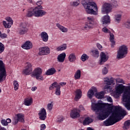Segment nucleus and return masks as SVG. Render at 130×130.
Listing matches in <instances>:
<instances>
[{"label": "nucleus", "instance_id": "obj_35", "mask_svg": "<svg viewBox=\"0 0 130 130\" xmlns=\"http://www.w3.org/2000/svg\"><path fill=\"white\" fill-rule=\"evenodd\" d=\"M110 5L112 8H117L118 7V2L116 0H111Z\"/></svg>", "mask_w": 130, "mask_h": 130}, {"label": "nucleus", "instance_id": "obj_16", "mask_svg": "<svg viewBox=\"0 0 130 130\" xmlns=\"http://www.w3.org/2000/svg\"><path fill=\"white\" fill-rule=\"evenodd\" d=\"M33 47V45L32 43L30 42V41H26L24 44L21 46L22 48H23V49H31L32 47Z\"/></svg>", "mask_w": 130, "mask_h": 130}, {"label": "nucleus", "instance_id": "obj_51", "mask_svg": "<svg viewBox=\"0 0 130 130\" xmlns=\"http://www.w3.org/2000/svg\"><path fill=\"white\" fill-rule=\"evenodd\" d=\"M18 122H19V120L17 118V117L14 118L13 124L16 125L17 123H18Z\"/></svg>", "mask_w": 130, "mask_h": 130}, {"label": "nucleus", "instance_id": "obj_55", "mask_svg": "<svg viewBox=\"0 0 130 130\" xmlns=\"http://www.w3.org/2000/svg\"><path fill=\"white\" fill-rule=\"evenodd\" d=\"M108 102H110V103H112V98L111 97L109 96L107 98Z\"/></svg>", "mask_w": 130, "mask_h": 130}, {"label": "nucleus", "instance_id": "obj_18", "mask_svg": "<svg viewBox=\"0 0 130 130\" xmlns=\"http://www.w3.org/2000/svg\"><path fill=\"white\" fill-rule=\"evenodd\" d=\"M56 73V70L54 68H51L48 69L45 73V75L46 76H52V75H54Z\"/></svg>", "mask_w": 130, "mask_h": 130}, {"label": "nucleus", "instance_id": "obj_1", "mask_svg": "<svg viewBox=\"0 0 130 130\" xmlns=\"http://www.w3.org/2000/svg\"><path fill=\"white\" fill-rule=\"evenodd\" d=\"M91 110L93 111H101L98 116L99 120H104L110 115L111 110L114 109V111H116V108L118 106H113L111 104H105L102 103H91Z\"/></svg>", "mask_w": 130, "mask_h": 130}, {"label": "nucleus", "instance_id": "obj_50", "mask_svg": "<svg viewBox=\"0 0 130 130\" xmlns=\"http://www.w3.org/2000/svg\"><path fill=\"white\" fill-rule=\"evenodd\" d=\"M102 31H103V32H104V33H109V31H110V30H109L107 29V28H106V27H104L103 28Z\"/></svg>", "mask_w": 130, "mask_h": 130}, {"label": "nucleus", "instance_id": "obj_12", "mask_svg": "<svg viewBox=\"0 0 130 130\" xmlns=\"http://www.w3.org/2000/svg\"><path fill=\"white\" fill-rule=\"evenodd\" d=\"M39 55H47L50 53V49L48 47H43L39 49Z\"/></svg>", "mask_w": 130, "mask_h": 130}, {"label": "nucleus", "instance_id": "obj_38", "mask_svg": "<svg viewBox=\"0 0 130 130\" xmlns=\"http://www.w3.org/2000/svg\"><path fill=\"white\" fill-rule=\"evenodd\" d=\"M91 52L94 57H99V51H98V50H93L91 51Z\"/></svg>", "mask_w": 130, "mask_h": 130}, {"label": "nucleus", "instance_id": "obj_31", "mask_svg": "<svg viewBox=\"0 0 130 130\" xmlns=\"http://www.w3.org/2000/svg\"><path fill=\"white\" fill-rule=\"evenodd\" d=\"M130 127V120H127L125 121L124 123V125L123 126V129H128Z\"/></svg>", "mask_w": 130, "mask_h": 130}, {"label": "nucleus", "instance_id": "obj_6", "mask_svg": "<svg viewBox=\"0 0 130 130\" xmlns=\"http://www.w3.org/2000/svg\"><path fill=\"white\" fill-rule=\"evenodd\" d=\"M127 47L124 45L121 46L117 51V58L118 59H121L124 58L127 54Z\"/></svg>", "mask_w": 130, "mask_h": 130}, {"label": "nucleus", "instance_id": "obj_53", "mask_svg": "<svg viewBox=\"0 0 130 130\" xmlns=\"http://www.w3.org/2000/svg\"><path fill=\"white\" fill-rule=\"evenodd\" d=\"M41 128H42V129H45L46 128V125H45V124H41Z\"/></svg>", "mask_w": 130, "mask_h": 130}, {"label": "nucleus", "instance_id": "obj_40", "mask_svg": "<svg viewBox=\"0 0 130 130\" xmlns=\"http://www.w3.org/2000/svg\"><path fill=\"white\" fill-rule=\"evenodd\" d=\"M3 25L5 28H9L10 27H12L13 24H11L10 23L7 22V21H3Z\"/></svg>", "mask_w": 130, "mask_h": 130}, {"label": "nucleus", "instance_id": "obj_42", "mask_svg": "<svg viewBox=\"0 0 130 130\" xmlns=\"http://www.w3.org/2000/svg\"><path fill=\"white\" fill-rule=\"evenodd\" d=\"M123 26L125 28H127V29H130V20H127L124 23Z\"/></svg>", "mask_w": 130, "mask_h": 130}, {"label": "nucleus", "instance_id": "obj_8", "mask_svg": "<svg viewBox=\"0 0 130 130\" xmlns=\"http://www.w3.org/2000/svg\"><path fill=\"white\" fill-rule=\"evenodd\" d=\"M31 77H34L38 81H43V76H42V69L40 68H36L33 72Z\"/></svg>", "mask_w": 130, "mask_h": 130}, {"label": "nucleus", "instance_id": "obj_45", "mask_svg": "<svg viewBox=\"0 0 130 130\" xmlns=\"http://www.w3.org/2000/svg\"><path fill=\"white\" fill-rule=\"evenodd\" d=\"M6 20L7 21L8 23H10L11 25H13L14 21H13V19H12V18L9 17L6 18Z\"/></svg>", "mask_w": 130, "mask_h": 130}, {"label": "nucleus", "instance_id": "obj_47", "mask_svg": "<svg viewBox=\"0 0 130 130\" xmlns=\"http://www.w3.org/2000/svg\"><path fill=\"white\" fill-rule=\"evenodd\" d=\"M102 73L103 75H107L108 73V69H107V68L104 67V68L103 69Z\"/></svg>", "mask_w": 130, "mask_h": 130}, {"label": "nucleus", "instance_id": "obj_30", "mask_svg": "<svg viewBox=\"0 0 130 130\" xmlns=\"http://www.w3.org/2000/svg\"><path fill=\"white\" fill-rule=\"evenodd\" d=\"M66 44H63L62 45L59 46L56 48L57 51H62V50H66L67 49Z\"/></svg>", "mask_w": 130, "mask_h": 130}, {"label": "nucleus", "instance_id": "obj_43", "mask_svg": "<svg viewBox=\"0 0 130 130\" xmlns=\"http://www.w3.org/2000/svg\"><path fill=\"white\" fill-rule=\"evenodd\" d=\"M5 51V45L0 42V54Z\"/></svg>", "mask_w": 130, "mask_h": 130}, {"label": "nucleus", "instance_id": "obj_10", "mask_svg": "<svg viewBox=\"0 0 130 130\" xmlns=\"http://www.w3.org/2000/svg\"><path fill=\"white\" fill-rule=\"evenodd\" d=\"M112 10V7H111V5L110 4L105 3L102 8V12L103 14H106L107 15H108V14L111 12Z\"/></svg>", "mask_w": 130, "mask_h": 130}, {"label": "nucleus", "instance_id": "obj_3", "mask_svg": "<svg viewBox=\"0 0 130 130\" xmlns=\"http://www.w3.org/2000/svg\"><path fill=\"white\" fill-rule=\"evenodd\" d=\"M126 115V111L120 109L119 107L116 108V111L112 114L109 118L104 121V125L105 126H109L110 125H113L116 122L120 121L121 119Z\"/></svg>", "mask_w": 130, "mask_h": 130}, {"label": "nucleus", "instance_id": "obj_37", "mask_svg": "<svg viewBox=\"0 0 130 130\" xmlns=\"http://www.w3.org/2000/svg\"><path fill=\"white\" fill-rule=\"evenodd\" d=\"M61 93V91H60V85H58V86L56 87L55 94L57 95V96H60Z\"/></svg>", "mask_w": 130, "mask_h": 130}, {"label": "nucleus", "instance_id": "obj_25", "mask_svg": "<svg viewBox=\"0 0 130 130\" xmlns=\"http://www.w3.org/2000/svg\"><path fill=\"white\" fill-rule=\"evenodd\" d=\"M104 79V82H106V84L108 86L112 85V84L114 83V80L113 77H111L110 79H109L108 77H106Z\"/></svg>", "mask_w": 130, "mask_h": 130}, {"label": "nucleus", "instance_id": "obj_34", "mask_svg": "<svg viewBox=\"0 0 130 130\" xmlns=\"http://www.w3.org/2000/svg\"><path fill=\"white\" fill-rule=\"evenodd\" d=\"M94 94L93 90L89 89L87 92V96L89 99L93 98V95Z\"/></svg>", "mask_w": 130, "mask_h": 130}, {"label": "nucleus", "instance_id": "obj_46", "mask_svg": "<svg viewBox=\"0 0 130 130\" xmlns=\"http://www.w3.org/2000/svg\"><path fill=\"white\" fill-rule=\"evenodd\" d=\"M8 37V35L6 34H2V31H0V38L2 39H5V38H7Z\"/></svg>", "mask_w": 130, "mask_h": 130}, {"label": "nucleus", "instance_id": "obj_23", "mask_svg": "<svg viewBox=\"0 0 130 130\" xmlns=\"http://www.w3.org/2000/svg\"><path fill=\"white\" fill-rule=\"evenodd\" d=\"M102 22L103 25H105V24L110 23V16H109V15L104 16L102 20Z\"/></svg>", "mask_w": 130, "mask_h": 130}, {"label": "nucleus", "instance_id": "obj_26", "mask_svg": "<svg viewBox=\"0 0 130 130\" xmlns=\"http://www.w3.org/2000/svg\"><path fill=\"white\" fill-rule=\"evenodd\" d=\"M104 95H105L104 91H101L100 92H96L95 94V97H96L97 99H102V98H104Z\"/></svg>", "mask_w": 130, "mask_h": 130}, {"label": "nucleus", "instance_id": "obj_48", "mask_svg": "<svg viewBox=\"0 0 130 130\" xmlns=\"http://www.w3.org/2000/svg\"><path fill=\"white\" fill-rule=\"evenodd\" d=\"M1 123L4 126H7L8 125V122L6 119H3L1 120Z\"/></svg>", "mask_w": 130, "mask_h": 130}, {"label": "nucleus", "instance_id": "obj_21", "mask_svg": "<svg viewBox=\"0 0 130 130\" xmlns=\"http://www.w3.org/2000/svg\"><path fill=\"white\" fill-rule=\"evenodd\" d=\"M33 103V99L32 98H27L24 99L23 104L26 106H30Z\"/></svg>", "mask_w": 130, "mask_h": 130}, {"label": "nucleus", "instance_id": "obj_11", "mask_svg": "<svg viewBox=\"0 0 130 130\" xmlns=\"http://www.w3.org/2000/svg\"><path fill=\"white\" fill-rule=\"evenodd\" d=\"M32 71H33V69H32V64L30 63L27 62L25 69L22 71V74L25 76H29V75L32 74Z\"/></svg>", "mask_w": 130, "mask_h": 130}, {"label": "nucleus", "instance_id": "obj_9", "mask_svg": "<svg viewBox=\"0 0 130 130\" xmlns=\"http://www.w3.org/2000/svg\"><path fill=\"white\" fill-rule=\"evenodd\" d=\"M29 31V29L27 27V24L26 23H22L18 28V34L19 35H25L27 34Z\"/></svg>", "mask_w": 130, "mask_h": 130}, {"label": "nucleus", "instance_id": "obj_14", "mask_svg": "<svg viewBox=\"0 0 130 130\" xmlns=\"http://www.w3.org/2000/svg\"><path fill=\"white\" fill-rule=\"evenodd\" d=\"M38 115L39 116V118L41 120H45L46 119V110L45 109L43 108L40 111L39 113H38Z\"/></svg>", "mask_w": 130, "mask_h": 130}, {"label": "nucleus", "instance_id": "obj_52", "mask_svg": "<svg viewBox=\"0 0 130 130\" xmlns=\"http://www.w3.org/2000/svg\"><path fill=\"white\" fill-rule=\"evenodd\" d=\"M96 46H97L98 48H99V49H100V50H102V45H101L99 43H97Z\"/></svg>", "mask_w": 130, "mask_h": 130}, {"label": "nucleus", "instance_id": "obj_36", "mask_svg": "<svg viewBox=\"0 0 130 130\" xmlns=\"http://www.w3.org/2000/svg\"><path fill=\"white\" fill-rule=\"evenodd\" d=\"M121 14H118L115 15V22L120 23L121 20Z\"/></svg>", "mask_w": 130, "mask_h": 130}, {"label": "nucleus", "instance_id": "obj_29", "mask_svg": "<svg viewBox=\"0 0 130 130\" xmlns=\"http://www.w3.org/2000/svg\"><path fill=\"white\" fill-rule=\"evenodd\" d=\"M24 115L23 114H17V120L20 122H25V120H24Z\"/></svg>", "mask_w": 130, "mask_h": 130}, {"label": "nucleus", "instance_id": "obj_39", "mask_svg": "<svg viewBox=\"0 0 130 130\" xmlns=\"http://www.w3.org/2000/svg\"><path fill=\"white\" fill-rule=\"evenodd\" d=\"M81 59L82 61H86V60L89 59V56L86 54H83L81 57Z\"/></svg>", "mask_w": 130, "mask_h": 130}, {"label": "nucleus", "instance_id": "obj_44", "mask_svg": "<svg viewBox=\"0 0 130 130\" xmlns=\"http://www.w3.org/2000/svg\"><path fill=\"white\" fill-rule=\"evenodd\" d=\"M13 85H14V89L15 90V91L19 89V84L18 83V81H14Z\"/></svg>", "mask_w": 130, "mask_h": 130}, {"label": "nucleus", "instance_id": "obj_56", "mask_svg": "<svg viewBox=\"0 0 130 130\" xmlns=\"http://www.w3.org/2000/svg\"><path fill=\"white\" fill-rule=\"evenodd\" d=\"M77 6H79V3L77 1L74 2H73V6L74 7H77Z\"/></svg>", "mask_w": 130, "mask_h": 130}, {"label": "nucleus", "instance_id": "obj_57", "mask_svg": "<svg viewBox=\"0 0 130 130\" xmlns=\"http://www.w3.org/2000/svg\"><path fill=\"white\" fill-rule=\"evenodd\" d=\"M91 88L92 89V91H93V92L94 93V92H97V88L95 87H92Z\"/></svg>", "mask_w": 130, "mask_h": 130}, {"label": "nucleus", "instance_id": "obj_5", "mask_svg": "<svg viewBox=\"0 0 130 130\" xmlns=\"http://www.w3.org/2000/svg\"><path fill=\"white\" fill-rule=\"evenodd\" d=\"M82 5L84 9L86 10V12L87 14L91 15H98V8L97 4L95 2H91L90 0H82L81 2Z\"/></svg>", "mask_w": 130, "mask_h": 130}, {"label": "nucleus", "instance_id": "obj_61", "mask_svg": "<svg viewBox=\"0 0 130 130\" xmlns=\"http://www.w3.org/2000/svg\"><path fill=\"white\" fill-rule=\"evenodd\" d=\"M87 20H89V21H90V22H93L94 19L91 18L90 17H87Z\"/></svg>", "mask_w": 130, "mask_h": 130}, {"label": "nucleus", "instance_id": "obj_17", "mask_svg": "<svg viewBox=\"0 0 130 130\" xmlns=\"http://www.w3.org/2000/svg\"><path fill=\"white\" fill-rule=\"evenodd\" d=\"M66 56H67V55L64 52L58 55L57 58L58 61L59 62H63L64 61V59H66Z\"/></svg>", "mask_w": 130, "mask_h": 130}, {"label": "nucleus", "instance_id": "obj_28", "mask_svg": "<svg viewBox=\"0 0 130 130\" xmlns=\"http://www.w3.org/2000/svg\"><path fill=\"white\" fill-rule=\"evenodd\" d=\"M56 27H57L58 29H59V30H60L61 32H63V33H66V32H68V28L62 26L59 23L56 24Z\"/></svg>", "mask_w": 130, "mask_h": 130}, {"label": "nucleus", "instance_id": "obj_60", "mask_svg": "<svg viewBox=\"0 0 130 130\" xmlns=\"http://www.w3.org/2000/svg\"><path fill=\"white\" fill-rule=\"evenodd\" d=\"M36 90H37V87L34 86L32 87L31 91H36Z\"/></svg>", "mask_w": 130, "mask_h": 130}, {"label": "nucleus", "instance_id": "obj_7", "mask_svg": "<svg viewBox=\"0 0 130 130\" xmlns=\"http://www.w3.org/2000/svg\"><path fill=\"white\" fill-rule=\"evenodd\" d=\"M7 77V70H6V64L3 60H0V83L4 82Z\"/></svg>", "mask_w": 130, "mask_h": 130}, {"label": "nucleus", "instance_id": "obj_22", "mask_svg": "<svg viewBox=\"0 0 130 130\" xmlns=\"http://www.w3.org/2000/svg\"><path fill=\"white\" fill-rule=\"evenodd\" d=\"M41 37L44 42L48 41V35L45 31H43L41 33Z\"/></svg>", "mask_w": 130, "mask_h": 130}, {"label": "nucleus", "instance_id": "obj_32", "mask_svg": "<svg viewBox=\"0 0 130 130\" xmlns=\"http://www.w3.org/2000/svg\"><path fill=\"white\" fill-rule=\"evenodd\" d=\"M68 58H69V61H70V62H73L75 61V60L76 59V55H75V54H74V53H72L69 55Z\"/></svg>", "mask_w": 130, "mask_h": 130}, {"label": "nucleus", "instance_id": "obj_59", "mask_svg": "<svg viewBox=\"0 0 130 130\" xmlns=\"http://www.w3.org/2000/svg\"><path fill=\"white\" fill-rule=\"evenodd\" d=\"M79 108H80V110H85V108H84V107L82 105H80Z\"/></svg>", "mask_w": 130, "mask_h": 130}, {"label": "nucleus", "instance_id": "obj_33", "mask_svg": "<svg viewBox=\"0 0 130 130\" xmlns=\"http://www.w3.org/2000/svg\"><path fill=\"white\" fill-rule=\"evenodd\" d=\"M74 78L75 80H79L81 78V70H78L75 73L74 75Z\"/></svg>", "mask_w": 130, "mask_h": 130}, {"label": "nucleus", "instance_id": "obj_13", "mask_svg": "<svg viewBox=\"0 0 130 130\" xmlns=\"http://www.w3.org/2000/svg\"><path fill=\"white\" fill-rule=\"evenodd\" d=\"M100 64H104V62H106L107 60H108V58H109V56L105 54L104 52H102L100 54Z\"/></svg>", "mask_w": 130, "mask_h": 130}, {"label": "nucleus", "instance_id": "obj_20", "mask_svg": "<svg viewBox=\"0 0 130 130\" xmlns=\"http://www.w3.org/2000/svg\"><path fill=\"white\" fill-rule=\"evenodd\" d=\"M109 33L110 34V41L111 42V47L113 48L114 47V45H115V41H114V35L109 31Z\"/></svg>", "mask_w": 130, "mask_h": 130}, {"label": "nucleus", "instance_id": "obj_19", "mask_svg": "<svg viewBox=\"0 0 130 130\" xmlns=\"http://www.w3.org/2000/svg\"><path fill=\"white\" fill-rule=\"evenodd\" d=\"M75 92L76 93L75 100V101H78L82 97V90L81 89H77Z\"/></svg>", "mask_w": 130, "mask_h": 130}, {"label": "nucleus", "instance_id": "obj_63", "mask_svg": "<svg viewBox=\"0 0 130 130\" xmlns=\"http://www.w3.org/2000/svg\"><path fill=\"white\" fill-rule=\"evenodd\" d=\"M116 81H117V82H118V83H123V80H122V79H120L119 81H118V80H116Z\"/></svg>", "mask_w": 130, "mask_h": 130}, {"label": "nucleus", "instance_id": "obj_4", "mask_svg": "<svg viewBox=\"0 0 130 130\" xmlns=\"http://www.w3.org/2000/svg\"><path fill=\"white\" fill-rule=\"evenodd\" d=\"M37 7H30L27 9L26 17L31 18V17H43L46 15L47 12L43 10V7L41 5H43L42 0H40L36 3Z\"/></svg>", "mask_w": 130, "mask_h": 130}, {"label": "nucleus", "instance_id": "obj_24", "mask_svg": "<svg viewBox=\"0 0 130 130\" xmlns=\"http://www.w3.org/2000/svg\"><path fill=\"white\" fill-rule=\"evenodd\" d=\"M93 119L88 117L83 120V125H88L91 123V122H93Z\"/></svg>", "mask_w": 130, "mask_h": 130}, {"label": "nucleus", "instance_id": "obj_64", "mask_svg": "<svg viewBox=\"0 0 130 130\" xmlns=\"http://www.w3.org/2000/svg\"><path fill=\"white\" fill-rule=\"evenodd\" d=\"M0 130H6L5 128L0 125Z\"/></svg>", "mask_w": 130, "mask_h": 130}, {"label": "nucleus", "instance_id": "obj_49", "mask_svg": "<svg viewBox=\"0 0 130 130\" xmlns=\"http://www.w3.org/2000/svg\"><path fill=\"white\" fill-rule=\"evenodd\" d=\"M53 107V105L52 104H48L47 105V108L49 111H51L52 110V108Z\"/></svg>", "mask_w": 130, "mask_h": 130}, {"label": "nucleus", "instance_id": "obj_15", "mask_svg": "<svg viewBox=\"0 0 130 130\" xmlns=\"http://www.w3.org/2000/svg\"><path fill=\"white\" fill-rule=\"evenodd\" d=\"M79 116L80 113L78 112V109H74L71 111L70 113V117H71V118L76 119V118H78Z\"/></svg>", "mask_w": 130, "mask_h": 130}, {"label": "nucleus", "instance_id": "obj_54", "mask_svg": "<svg viewBox=\"0 0 130 130\" xmlns=\"http://www.w3.org/2000/svg\"><path fill=\"white\" fill-rule=\"evenodd\" d=\"M63 121V118H58L57 120V122H61Z\"/></svg>", "mask_w": 130, "mask_h": 130}, {"label": "nucleus", "instance_id": "obj_62", "mask_svg": "<svg viewBox=\"0 0 130 130\" xmlns=\"http://www.w3.org/2000/svg\"><path fill=\"white\" fill-rule=\"evenodd\" d=\"M60 86H62V85L65 86V85H67V83H66V82H60Z\"/></svg>", "mask_w": 130, "mask_h": 130}, {"label": "nucleus", "instance_id": "obj_41", "mask_svg": "<svg viewBox=\"0 0 130 130\" xmlns=\"http://www.w3.org/2000/svg\"><path fill=\"white\" fill-rule=\"evenodd\" d=\"M58 85L59 84L56 82H54L49 87V90H52L54 87L56 88Z\"/></svg>", "mask_w": 130, "mask_h": 130}, {"label": "nucleus", "instance_id": "obj_2", "mask_svg": "<svg viewBox=\"0 0 130 130\" xmlns=\"http://www.w3.org/2000/svg\"><path fill=\"white\" fill-rule=\"evenodd\" d=\"M114 93L116 95H120L123 93L122 100L124 106L127 110H130V86H125L122 84L116 85Z\"/></svg>", "mask_w": 130, "mask_h": 130}, {"label": "nucleus", "instance_id": "obj_27", "mask_svg": "<svg viewBox=\"0 0 130 130\" xmlns=\"http://www.w3.org/2000/svg\"><path fill=\"white\" fill-rule=\"evenodd\" d=\"M93 28V23L89 22L88 23H86L85 26L83 27L84 30H89V29H92Z\"/></svg>", "mask_w": 130, "mask_h": 130}, {"label": "nucleus", "instance_id": "obj_58", "mask_svg": "<svg viewBox=\"0 0 130 130\" xmlns=\"http://www.w3.org/2000/svg\"><path fill=\"white\" fill-rule=\"evenodd\" d=\"M6 121H7V124H8V123H11L12 120H11V119L8 118V119H7Z\"/></svg>", "mask_w": 130, "mask_h": 130}]
</instances>
